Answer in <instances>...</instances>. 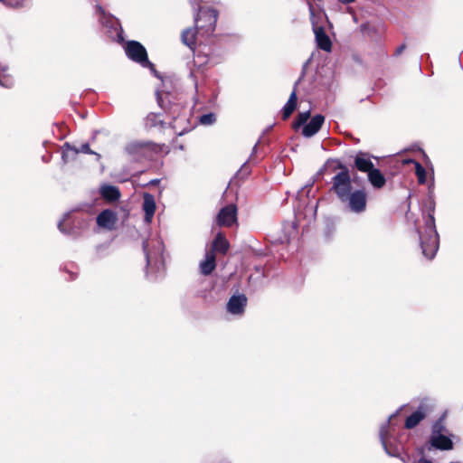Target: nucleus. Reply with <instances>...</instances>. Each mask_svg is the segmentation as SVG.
<instances>
[{"label":"nucleus","instance_id":"f257e3e1","mask_svg":"<svg viewBox=\"0 0 463 463\" xmlns=\"http://www.w3.org/2000/svg\"><path fill=\"white\" fill-rule=\"evenodd\" d=\"M203 0H190L194 9L197 8V14L194 16L196 28L200 36H208L215 29L217 21V12L214 9H204L200 6Z\"/></svg>","mask_w":463,"mask_h":463},{"label":"nucleus","instance_id":"f03ea898","mask_svg":"<svg viewBox=\"0 0 463 463\" xmlns=\"http://www.w3.org/2000/svg\"><path fill=\"white\" fill-rule=\"evenodd\" d=\"M420 238L423 254L428 259L431 260L439 249V236L432 215H429L426 220L425 234L420 235Z\"/></svg>","mask_w":463,"mask_h":463},{"label":"nucleus","instance_id":"7ed1b4c3","mask_svg":"<svg viewBox=\"0 0 463 463\" xmlns=\"http://www.w3.org/2000/svg\"><path fill=\"white\" fill-rule=\"evenodd\" d=\"M340 169L341 171L333 177L331 190L342 201L346 199L347 195H350L354 191H352V181L348 169L344 165H340Z\"/></svg>","mask_w":463,"mask_h":463},{"label":"nucleus","instance_id":"20e7f679","mask_svg":"<svg viewBox=\"0 0 463 463\" xmlns=\"http://www.w3.org/2000/svg\"><path fill=\"white\" fill-rule=\"evenodd\" d=\"M126 152L135 160L143 158H152L153 155L157 152V146L144 141H132L126 146Z\"/></svg>","mask_w":463,"mask_h":463},{"label":"nucleus","instance_id":"39448f33","mask_svg":"<svg viewBox=\"0 0 463 463\" xmlns=\"http://www.w3.org/2000/svg\"><path fill=\"white\" fill-rule=\"evenodd\" d=\"M126 53L130 60L141 64L143 67H153V64L147 59L146 49L138 42H128L126 46Z\"/></svg>","mask_w":463,"mask_h":463},{"label":"nucleus","instance_id":"423d86ee","mask_svg":"<svg viewBox=\"0 0 463 463\" xmlns=\"http://www.w3.org/2000/svg\"><path fill=\"white\" fill-rule=\"evenodd\" d=\"M443 431H445V428L442 426L441 421L435 423L432 430L430 443L433 447L439 449H451L453 443L449 437L443 434Z\"/></svg>","mask_w":463,"mask_h":463},{"label":"nucleus","instance_id":"0eeeda50","mask_svg":"<svg viewBox=\"0 0 463 463\" xmlns=\"http://www.w3.org/2000/svg\"><path fill=\"white\" fill-rule=\"evenodd\" d=\"M96 12H97V14L99 15V23L104 27L109 28V30H113L115 32V34L118 36V41H122V37H121L122 31H121V28L119 26L118 20L115 17H113L112 15L107 14L105 12V10L99 5H97ZM109 33H111V37H114V35L112 34V32L109 31Z\"/></svg>","mask_w":463,"mask_h":463},{"label":"nucleus","instance_id":"6e6552de","mask_svg":"<svg viewBox=\"0 0 463 463\" xmlns=\"http://www.w3.org/2000/svg\"><path fill=\"white\" fill-rule=\"evenodd\" d=\"M366 194L364 190H355L347 195V198L342 200V203H347L349 209L356 213H363L366 208Z\"/></svg>","mask_w":463,"mask_h":463},{"label":"nucleus","instance_id":"1a4fd4ad","mask_svg":"<svg viewBox=\"0 0 463 463\" xmlns=\"http://www.w3.org/2000/svg\"><path fill=\"white\" fill-rule=\"evenodd\" d=\"M216 222L219 226L231 227L237 222V207L235 204H229L222 207L217 217Z\"/></svg>","mask_w":463,"mask_h":463},{"label":"nucleus","instance_id":"9d476101","mask_svg":"<svg viewBox=\"0 0 463 463\" xmlns=\"http://www.w3.org/2000/svg\"><path fill=\"white\" fill-rule=\"evenodd\" d=\"M118 222L117 214L111 210H104L97 216V224L103 229L111 231Z\"/></svg>","mask_w":463,"mask_h":463},{"label":"nucleus","instance_id":"9b49d317","mask_svg":"<svg viewBox=\"0 0 463 463\" xmlns=\"http://www.w3.org/2000/svg\"><path fill=\"white\" fill-rule=\"evenodd\" d=\"M153 244V250L150 249V241H145L143 242V250L146 258L147 266L151 265L152 260L154 258L161 257L163 252V245L161 241L153 240L151 241Z\"/></svg>","mask_w":463,"mask_h":463},{"label":"nucleus","instance_id":"f8f14e48","mask_svg":"<svg viewBox=\"0 0 463 463\" xmlns=\"http://www.w3.org/2000/svg\"><path fill=\"white\" fill-rule=\"evenodd\" d=\"M156 206L155 197L148 193H145L143 195L142 209L145 212L144 221L146 224L151 223L156 212Z\"/></svg>","mask_w":463,"mask_h":463},{"label":"nucleus","instance_id":"ddd939ff","mask_svg":"<svg viewBox=\"0 0 463 463\" xmlns=\"http://www.w3.org/2000/svg\"><path fill=\"white\" fill-rule=\"evenodd\" d=\"M325 121V117L318 114L314 116L311 120L306 124L302 129V135L306 137H311L321 128Z\"/></svg>","mask_w":463,"mask_h":463},{"label":"nucleus","instance_id":"4468645a","mask_svg":"<svg viewBox=\"0 0 463 463\" xmlns=\"http://www.w3.org/2000/svg\"><path fill=\"white\" fill-rule=\"evenodd\" d=\"M313 31L317 46L323 51L330 52L332 48V43L328 35L326 33L324 28L313 24Z\"/></svg>","mask_w":463,"mask_h":463},{"label":"nucleus","instance_id":"2eb2a0df","mask_svg":"<svg viewBox=\"0 0 463 463\" xmlns=\"http://www.w3.org/2000/svg\"><path fill=\"white\" fill-rule=\"evenodd\" d=\"M247 304V298L244 295L232 296L228 304L227 310L233 315H241Z\"/></svg>","mask_w":463,"mask_h":463},{"label":"nucleus","instance_id":"dca6fc26","mask_svg":"<svg viewBox=\"0 0 463 463\" xmlns=\"http://www.w3.org/2000/svg\"><path fill=\"white\" fill-rule=\"evenodd\" d=\"M200 271L203 275H210L215 269V255L212 250H207L204 260L200 262Z\"/></svg>","mask_w":463,"mask_h":463},{"label":"nucleus","instance_id":"f3484780","mask_svg":"<svg viewBox=\"0 0 463 463\" xmlns=\"http://www.w3.org/2000/svg\"><path fill=\"white\" fill-rule=\"evenodd\" d=\"M354 165L361 172L369 173L373 169V164L370 159V156L363 152H359L354 157Z\"/></svg>","mask_w":463,"mask_h":463},{"label":"nucleus","instance_id":"a211bd4d","mask_svg":"<svg viewBox=\"0 0 463 463\" xmlns=\"http://www.w3.org/2000/svg\"><path fill=\"white\" fill-rule=\"evenodd\" d=\"M100 195L109 202H116L120 197V192L118 187L110 184H103L99 189Z\"/></svg>","mask_w":463,"mask_h":463},{"label":"nucleus","instance_id":"6ab92c4d","mask_svg":"<svg viewBox=\"0 0 463 463\" xmlns=\"http://www.w3.org/2000/svg\"><path fill=\"white\" fill-rule=\"evenodd\" d=\"M197 33H199L197 28H188L182 33V42L191 50H194L195 48Z\"/></svg>","mask_w":463,"mask_h":463},{"label":"nucleus","instance_id":"aec40b11","mask_svg":"<svg viewBox=\"0 0 463 463\" xmlns=\"http://www.w3.org/2000/svg\"><path fill=\"white\" fill-rule=\"evenodd\" d=\"M387 428H388V423H386L381 427L380 439H381V441H382V444L383 446L385 452L390 456L396 457L399 455V450L397 448L392 449L389 446V444H388L389 441H388V438H387Z\"/></svg>","mask_w":463,"mask_h":463},{"label":"nucleus","instance_id":"412c9836","mask_svg":"<svg viewBox=\"0 0 463 463\" xmlns=\"http://www.w3.org/2000/svg\"><path fill=\"white\" fill-rule=\"evenodd\" d=\"M229 242L222 233H218L213 241L212 251L225 254L229 250Z\"/></svg>","mask_w":463,"mask_h":463},{"label":"nucleus","instance_id":"4be33fe9","mask_svg":"<svg viewBox=\"0 0 463 463\" xmlns=\"http://www.w3.org/2000/svg\"><path fill=\"white\" fill-rule=\"evenodd\" d=\"M370 183L376 188H381L385 184V178L378 169H372L368 173Z\"/></svg>","mask_w":463,"mask_h":463},{"label":"nucleus","instance_id":"5701e85b","mask_svg":"<svg viewBox=\"0 0 463 463\" xmlns=\"http://www.w3.org/2000/svg\"><path fill=\"white\" fill-rule=\"evenodd\" d=\"M296 106H297V93H296V90H294L292 91V93L290 94L288 102L285 104V106L282 109L283 118H288L295 110Z\"/></svg>","mask_w":463,"mask_h":463},{"label":"nucleus","instance_id":"b1692460","mask_svg":"<svg viewBox=\"0 0 463 463\" xmlns=\"http://www.w3.org/2000/svg\"><path fill=\"white\" fill-rule=\"evenodd\" d=\"M425 413L420 408L417 411L413 412L411 416L406 419L405 427L407 429H412L424 418Z\"/></svg>","mask_w":463,"mask_h":463},{"label":"nucleus","instance_id":"393cba45","mask_svg":"<svg viewBox=\"0 0 463 463\" xmlns=\"http://www.w3.org/2000/svg\"><path fill=\"white\" fill-rule=\"evenodd\" d=\"M65 146L67 148L73 150L76 154H78V153L93 154L97 156L98 159L100 158V155L93 152L90 149V145L87 143L80 145V146L79 148L71 146L69 144H66Z\"/></svg>","mask_w":463,"mask_h":463},{"label":"nucleus","instance_id":"a878e982","mask_svg":"<svg viewBox=\"0 0 463 463\" xmlns=\"http://www.w3.org/2000/svg\"><path fill=\"white\" fill-rule=\"evenodd\" d=\"M410 162L413 163L415 165V174L418 177L419 183L424 184L426 182V171L424 167L416 161L411 160Z\"/></svg>","mask_w":463,"mask_h":463},{"label":"nucleus","instance_id":"bb28decb","mask_svg":"<svg viewBox=\"0 0 463 463\" xmlns=\"http://www.w3.org/2000/svg\"><path fill=\"white\" fill-rule=\"evenodd\" d=\"M309 116H310V113L309 111H306V112H301L298 114V118L296 120V122L294 123V128H299L300 126L304 125L307 123V121L308 120L309 118Z\"/></svg>","mask_w":463,"mask_h":463},{"label":"nucleus","instance_id":"cd10ccee","mask_svg":"<svg viewBox=\"0 0 463 463\" xmlns=\"http://www.w3.org/2000/svg\"><path fill=\"white\" fill-rule=\"evenodd\" d=\"M215 115L213 113H209L201 116L200 122L203 125H211L215 121Z\"/></svg>","mask_w":463,"mask_h":463},{"label":"nucleus","instance_id":"c85d7f7f","mask_svg":"<svg viewBox=\"0 0 463 463\" xmlns=\"http://www.w3.org/2000/svg\"><path fill=\"white\" fill-rule=\"evenodd\" d=\"M68 216H69V213H66V214L64 215L63 219H62L61 222H59V223H58V228H59V230H60L61 232H64V233H65V232H67L63 229V222L66 221V218H67Z\"/></svg>","mask_w":463,"mask_h":463},{"label":"nucleus","instance_id":"c756f323","mask_svg":"<svg viewBox=\"0 0 463 463\" xmlns=\"http://www.w3.org/2000/svg\"><path fill=\"white\" fill-rule=\"evenodd\" d=\"M404 48H405V45H401V46L397 49L396 53H397V54H400V53L404 50Z\"/></svg>","mask_w":463,"mask_h":463},{"label":"nucleus","instance_id":"7c9ffc66","mask_svg":"<svg viewBox=\"0 0 463 463\" xmlns=\"http://www.w3.org/2000/svg\"><path fill=\"white\" fill-rule=\"evenodd\" d=\"M308 6H309L310 15H311V16H313V15H314V8H313V5L309 3V4H308Z\"/></svg>","mask_w":463,"mask_h":463},{"label":"nucleus","instance_id":"2f4dec72","mask_svg":"<svg viewBox=\"0 0 463 463\" xmlns=\"http://www.w3.org/2000/svg\"><path fill=\"white\" fill-rule=\"evenodd\" d=\"M342 4H350L354 2V0H338Z\"/></svg>","mask_w":463,"mask_h":463},{"label":"nucleus","instance_id":"473e14b6","mask_svg":"<svg viewBox=\"0 0 463 463\" xmlns=\"http://www.w3.org/2000/svg\"><path fill=\"white\" fill-rule=\"evenodd\" d=\"M21 5V0H18L15 4H14V6H18Z\"/></svg>","mask_w":463,"mask_h":463},{"label":"nucleus","instance_id":"72a5a7b5","mask_svg":"<svg viewBox=\"0 0 463 463\" xmlns=\"http://www.w3.org/2000/svg\"><path fill=\"white\" fill-rule=\"evenodd\" d=\"M394 416H395L394 414H393V415H391V416H390V418H389V420H390L392 418H393Z\"/></svg>","mask_w":463,"mask_h":463},{"label":"nucleus","instance_id":"f704fd0d","mask_svg":"<svg viewBox=\"0 0 463 463\" xmlns=\"http://www.w3.org/2000/svg\"><path fill=\"white\" fill-rule=\"evenodd\" d=\"M2 2H5V0H1Z\"/></svg>","mask_w":463,"mask_h":463}]
</instances>
